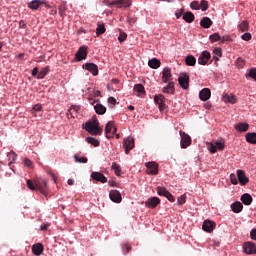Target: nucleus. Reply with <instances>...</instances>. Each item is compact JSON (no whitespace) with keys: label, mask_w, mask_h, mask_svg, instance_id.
<instances>
[{"label":"nucleus","mask_w":256,"mask_h":256,"mask_svg":"<svg viewBox=\"0 0 256 256\" xmlns=\"http://www.w3.org/2000/svg\"><path fill=\"white\" fill-rule=\"evenodd\" d=\"M183 19L186 21V23H193L195 21V15L193 12L188 11L183 14Z\"/></svg>","instance_id":"obj_31"},{"label":"nucleus","mask_w":256,"mask_h":256,"mask_svg":"<svg viewBox=\"0 0 256 256\" xmlns=\"http://www.w3.org/2000/svg\"><path fill=\"white\" fill-rule=\"evenodd\" d=\"M123 251H124L125 255H127V253H129V251H131V245L124 244Z\"/></svg>","instance_id":"obj_56"},{"label":"nucleus","mask_w":256,"mask_h":256,"mask_svg":"<svg viewBox=\"0 0 256 256\" xmlns=\"http://www.w3.org/2000/svg\"><path fill=\"white\" fill-rule=\"evenodd\" d=\"M148 175H157L159 173V164L156 162L146 163Z\"/></svg>","instance_id":"obj_7"},{"label":"nucleus","mask_w":256,"mask_h":256,"mask_svg":"<svg viewBox=\"0 0 256 256\" xmlns=\"http://www.w3.org/2000/svg\"><path fill=\"white\" fill-rule=\"evenodd\" d=\"M27 27V23H25L23 20H21L20 22H19V28L20 29H25Z\"/></svg>","instance_id":"obj_62"},{"label":"nucleus","mask_w":256,"mask_h":256,"mask_svg":"<svg viewBox=\"0 0 256 256\" xmlns=\"http://www.w3.org/2000/svg\"><path fill=\"white\" fill-rule=\"evenodd\" d=\"M155 103L159 105L160 111H165V96L164 95H158L154 97Z\"/></svg>","instance_id":"obj_20"},{"label":"nucleus","mask_w":256,"mask_h":256,"mask_svg":"<svg viewBox=\"0 0 256 256\" xmlns=\"http://www.w3.org/2000/svg\"><path fill=\"white\" fill-rule=\"evenodd\" d=\"M112 169L114 173L117 175V177H121V166H119L117 163H112Z\"/></svg>","instance_id":"obj_40"},{"label":"nucleus","mask_w":256,"mask_h":256,"mask_svg":"<svg viewBox=\"0 0 256 256\" xmlns=\"http://www.w3.org/2000/svg\"><path fill=\"white\" fill-rule=\"evenodd\" d=\"M246 77H251V79H254L256 81V68L251 69L248 74H246Z\"/></svg>","instance_id":"obj_47"},{"label":"nucleus","mask_w":256,"mask_h":256,"mask_svg":"<svg viewBox=\"0 0 256 256\" xmlns=\"http://www.w3.org/2000/svg\"><path fill=\"white\" fill-rule=\"evenodd\" d=\"M220 41L222 43H226L227 41H231V37L229 35L223 36Z\"/></svg>","instance_id":"obj_59"},{"label":"nucleus","mask_w":256,"mask_h":256,"mask_svg":"<svg viewBox=\"0 0 256 256\" xmlns=\"http://www.w3.org/2000/svg\"><path fill=\"white\" fill-rule=\"evenodd\" d=\"M181 141L180 145L182 149H187L189 145H191V136H189L187 133L180 131Z\"/></svg>","instance_id":"obj_4"},{"label":"nucleus","mask_w":256,"mask_h":256,"mask_svg":"<svg viewBox=\"0 0 256 256\" xmlns=\"http://www.w3.org/2000/svg\"><path fill=\"white\" fill-rule=\"evenodd\" d=\"M234 129H236V131H239L240 133H245V132L249 131V124L248 123H238L237 125H235Z\"/></svg>","instance_id":"obj_28"},{"label":"nucleus","mask_w":256,"mask_h":256,"mask_svg":"<svg viewBox=\"0 0 256 256\" xmlns=\"http://www.w3.org/2000/svg\"><path fill=\"white\" fill-rule=\"evenodd\" d=\"M246 141L248 143H251L252 145H256V133L255 132H250L246 134Z\"/></svg>","instance_id":"obj_34"},{"label":"nucleus","mask_w":256,"mask_h":256,"mask_svg":"<svg viewBox=\"0 0 256 256\" xmlns=\"http://www.w3.org/2000/svg\"><path fill=\"white\" fill-rule=\"evenodd\" d=\"M243 249L246 255H256V245L253 242H245L243 244Z\"/></svg>","instance_id":"obj_6"},{"label":"nucleus","mask_w":256,"mask_h":256,"mask_svg":"<svg viewBox=\"0 0 256 256\" xmlns=\"http://www.w3.org/2000/svg\"><path fill=\"white\" fill-rule=\"evenodd\" d=\"M250 238L253 239V241H256V228L251 230Z\"/></svg>","instance_id":"obj_57"},{"label":"nucleus","mask_w":256,"mask_h":256,"mask_svg":"<svg viewBox=\"0 0 256 256\" xmlns=\"http://www.w3.org/2000/svg\"><path fill=\"white\" fill-rule=\"evenodd\" d=\"M123 147L125 149L126 155H129V151L135 147V140H133L131 137L124 139Z\"/></svg>","instance_id":"obj_8"},{"label":"nucleus","mask_w":256,"mask_h":256,"mask_svg":"<svg viewBox=\"0 0 256 256\" xmlns=\"http://www.w3.org/2000/svg\"><path fill=\"white\" fill-rule=\"evenodd\" d=\"M31 75L32 77L37 78V75H39V69L37 67L33 68Z\"/></svg>","instance_id":"obj_58"},{"label":"nucleus","mask_w":256,"mask_h":256,"mask_svg":"<svg viewBox=\"0 0 256 256\" xmlns=\"http://www.w3.org/2000/svg\"><path fill=\"white\" fill-rule=\"evenodd\" d=\"M105 133L106 137H111L112 135H115L117 133V128H115V124L113 121H110L105 126Z\"/></svg>","instance_id":"obj_12"},{"label":"nucleus","mask_w":256,"mask_h":256,"mask_svg":"<svg viewBox=\"0 0 256 256\" xmlns=\"http://www.w3.org/2000/svg\"><path fill=\"white\" fill-rule=\"evenodd\" d=\"M186 201H187V195L185 194L178 197V200H177L178 205H185Z\"/></svg>","instance_id":"obj_45"},{"label":"nucleus","mask_w":256,"mask_h":256,"mask_svg":"<svg viewBox=\"0 0 256 256\" xmlns=\"http://www.w3.org/2000/svg\"><path fill=\"white\" fill-rule=\"evenodd\" d=\"M49 71H50L49 66L42 68L40 71H38L37 79H45V77L49 75Z\"/></svg>","instance_id":"obj_29"},{"label":"nucleus","mask_w":256,"mask_h":256,"mask_svg":"<svg viewBox=\"0 0 256 256\" xmlns=\"http://www.w3.org/2000/svg\"><path fill=\"white\" fill-rule=\"evenodd\" d=\"M201 11H207L209 9V2L207 0H202L200 2Z\"/></svg>","instance_id":"obj_43"},{"label":"nucleus","mask_w":256,"mask_h":256,"mask_svg":"<svg viewBox=\"0 0 256 256\" xmlns=\"http://www.w3.org/2000/svg\"><path fill=\"white\" fill-rule=\"evenodd\" d=\"M114 3L118 7V9H121V7L127 9V7H131L133 5L131 0H115Z\"/></svg>","instance_id":"obj_21"},{"label":"nucleus","mask_w":256,"mask_h":256,"mask_svg":"<svg viewBox=\"0 0 256 256\" xmlns=\"http://www.w3.org/2000/svg\"><path fill=\"white\" fill-rule=\"evenodd\" d=\"M134 91H137V93H145V86L143 84H136L134 85Z\"/></svg>","instance_id":"obj_41"},{"label":"nucleus","mask_w":256,"mask_h":256,"mask_svg":"<svg viewBox=\"0 0 256 256\" xmlns=\"http://www.w3.org/2000/svg\"><path fill=\"white\" fill-rule=\"evenodd\" d=\"M159 203H161V200L158 197H152L148 199L146 206L150 207L151 209H155Z\"/></svg>","instance_id":"obj_23"},{"label":"nucleus","mask_w":256,"mask_h":256,"mask_svg":"<svg viewBox=\"0 0 256 256\" xmlns=\"http://www.w3.org/2000/svg\"><path fill=\"white\" fill-rule=\"evenodd\" d=\"M157 193L160 197H166L170 203H175V197L165 187L158 186Z\"/></svg>","instance_id":"obj_2"},{"label":"nucleus","mask_w":256,"mask_h":256,"mask_svg":"<svg viewBox=\"0 0 256 256\" xmlns=\"http://www.w3.org/2000/svg\"><path fill=\"white\" fill-rule=\"evenodd\" d=\"M85 129L90 133V135H101L103 133V129L99 127V120L86 122Z\"/></svg>","instance_id":"obj_1"},{"label":"nucleus","mask_w":256,"mask_h":256,"mask_svg":"<svg viewBox=\"0 0 256 256\" xmlns=\"http://www.w3.org/2000/svg\"><path fill=\"white\" fill-rule=\"evenodd\" d=\"M200 25L203 27V29H209L211 25H213V20L209 17H203L200 21Z\"/></svg>","instance_id":"obj_25"},{"label":"nucleus","mask_w":256,"mask_h":256,"mask_svg":"<svg viewBox=\"0 0 256 256\" xmlns=\"http://www.w3.org/2000/svg\"><path fill=\"white\" fill-rule=\"evenodd\" d=\"M223 101L225 103H231L233 105V104L237 103V98L235 97V95L225 94L223 96Z\"/></svg>","instance_id":"obj_33"},{"label":"nucleus","mask_w":256,"mask_h":256,"mask_svg":"<svg viewBox=\"0 0 256 256\" xmlns=\"http://www.w3.org/2000/svg\"><path fill=\"white\" fill-rule=\"evenodd\" d=\"M209 59H211V53H209V51H203L198 58V64L207 65Z\"/></svg>","instance_id":"obj_10"},{"label":"nucleus","mask_w":256,"mask_h":256,"mask_svg":"<svg viewBox=\"0 0 256 256\" xmlns=\"http://www.w3.org/2000/svg\"><path fill=\"white\" fill-rule=\"evenodd\" d=\"M238 29L242 31V33H245V31H249V22H247V20L242 21L239 24Z\"/></svg>","instance_id":"obj_36"},{"label":"nucleus","mask_w":256,"mask_h":256,"mask_svg":"<svg viewBox=\"0 0 256 256\" xmlns=\"http://www.w3.org/2000/svg\"><path fill=\"white\" fill-rule=\"evenodd\" d=\"M208 149H209L210 153H217V146H216V144L211 143L208 146Z\"/></svg>","instance_id":"obj_51"},{"label":"nucleus","mask_w":256,"mask_h":256,"mask_svg":"<svg viewBox=\"0 0 256 256\" xmlns=\"http://www.w3.org/2000/svg\"><path fill=\"white\" fill-rule=\"evenodd\" d=\"M162 81H163V83H169V81H173V74H171V68L165 67L163 69Z\"/></svg>","instance_id":"obj_9"},{"label":"nucleus","mask_w":256,"mask_h":256,"mask_svg":"<svg viewBox=\"0 0 256 256\" xmlns=\"http://www.w3.org/2000/svg\"><path fill=\"white\" fill-rule=\"evenodd\" d=\"M148 66L151 69H159L161 67V60L157 58H152L151 60L148 61Z\"/></svg>","instance_id":"obj_26"},{"label":"nucleus","mask_w":256,"mask_h":256,"mask_svg":"<svg viewBox=\"0 0 256 256\" xmlns=\"http://www.w3.org/2000/svg\"><path fill=\"white\" fill-rule=\"evenodd\" d=\"M215 227H216L215 222H213L211 220H205L202 225V229L206 233H212V231H213V229H215Z\"/></svg>","instance_id":"obj_15"},{"label":"nucleus","mask_w":256,"mask_h":256,"mask_svg":"<svg viewBox=\"0 0 256 256\" xmlns=\"http://www.w3.org/2000/svg\"><path fill=\"white\" fill-rule=\"evenodd\" d=\"M108 103H110V105H115V103H117V100L115 99V97H109Z\"/></svg>","instance_id":"obj_61"},{"label":"nucleus","mask_w":256,"mask_h":256,"mask_svg":"<svg viewBox=\"0 0 256 256\" xmlns=\"http://www.w3.org/2000/svg\"><path fill=\"white\" fill-rule=\"evenodd\" d=\"M47 228H48L47 224H42L40 226V231H47Z\"/></svg>","instance_id":"obj_64"},{"label":"nucleus","mask_w":256,"mask_h":256,"mask_svg":"<svg viewBox=\"0 0 256 256\" xmlns=\"http://www.w3.org/2000/svg\"><path fill=\"white\" fill-rule=\"evenodd\" d=\"M213 53H214V56H217V57L223 56V51L221 50V48H214Z\"/></svg>","instance_id":"obj_48"},{"label":"nucleus","mask_w":256,"mask_h":256,"mask_svg":"<svg viewBox=\"0 0 256 256\" xmlns=\"http://www.w3.org/2000/svg\"><path fill=\"white\" fill-rule=\"evenodd\" d=\"M94 110L97 115H105V113H107V107L103 106L101 103L94 105Z\"/></svg>","instance_id":"obj_24"},{"label":"nucleus","mask_w":256,"mask_h":256,"mask_svg":"<svg viewBox=\"0 0 256 256\" xmlns=\"http://www.w3.org/2000/svg\"><path fill=\"white\" fill-rule=\"evenodd\" d=\"M241 201L245 205H251L253 203V197L249 193H245L241 196Z\"/></svg>","instance_id":"obj_30"},{"label":"nucleus","mask_w":256,"mask_h":256,"mask_svg":"<svg viewBox=\"0 0 256 256\" xmlns=\"http://www.w3.org/2000/svg\"><path fill=\"white\" fill-rule=\"evenodd\" d=\"M36 189L42 193V195H45V193H47V181L43 179L36 180Z\"/></svg>","instance_id":"obj_11"},{"label":"nucleus","mask_w":256,"mask_h":256,"mask_svg":"<svg viewBox=\"0 0 256 256\" xmlns=\"http://www.w3.org/2000/svg\"><path fill=\"white\" fill-rule=\"evenodd\" d=\"M109 197L113 203H121V201H123V197H121V192H119V190H111Z\"/></svg>","instance_id":"obj_13"},{"label":"nucleus","mask_w":256,"mask_h":256,"mask_svg":"<svg viewBox=\"0 0 256 256\" xmlns=\"http://www.w3.org/2000/svg\"><path fill=\"white\" fill-rule=\"evenodd\" d=\"M163 93H175V83L169 82L168 85L163 88Z\"/></svg>","instance_id":"obj_35"},{"label":"nucleus","mask_w":256,"mask_h":256,"mask_svg":"<svg viewBox=\"0 0 256 256\" xmlns=\"http://www.w3.org/2000/svg\"><path fill=\"white\" fill-rule=\"evenodd\" d=\"M82 67L83 69H86V71L92 73L94 77H97V75H99V66H97V64L95 63H85Z\"/></svg>","instance_id":"obj_5"},{"label":"nucleus","mask_w":256,"mask_h":256,"mask_svg":"<svg viewBox=\"0 0 256 256\" xmlns=\"http://www.w3.org/2000/svg\"><path fill=\"white\" fill-rule=\"evenodd\" d=\"M190 8L194 9L195 11H199V9H201V5L199 4V1L195 0L191 2Z\"/></svg>","instance_id":"obj_44"},{"label":"nucleus","mask_w":256,"mask_h":256,"mask_svg":"<svg viewBox=\"0 0 256 256\" xmlns=\"http://www.w3.org/2000/svg\"><path fill=\"white\" fill-rule=\"evenodd\" d=\"M76 163H87V157H79L78 155L74 156Z\"/></svg>","instance_id":"obj_46"},{"label":"nucleus","mask_w":256,"mask_h":256,"mask_svg":"<svg viewBox=\"0 0 256 256\" xmlns=\"http://www.w3.org/2000/svg\"><path fill=\"white\" fill-rule=\"evenodd\" d=\"M24 165L26 167H29L30 169L33 168V162L31 160L27 159V158L24 159Z\"/></svg>","instance_id":"obj_53"},{"label":"nucleus","mask_w":256,"mask_h":256,"mask_svg":"<svg viewBox=\"0 0 256 256\" xmlns=\"http://www.w3.org/2000/svg\"><path fill=\"white\" fill-rule=\"evenodd\" d=\"M199 98L201 101H209L211 99V90L209 88H204L199 93Z\"/></svg>","instance_id":"obj_17"},{"label":"nucleus","mask_w":256,"mask_h":256,"mask_svg":"<svg viewBox=\"0 0 256 256\" xmlns=\"http://www.w3.org/2000/svg\"><path fill=\"white\" fill-rule=\"evenodd\" d=\"M178 83L182 89H189V75L187 74H182L178 78Z\"/></svg>","instance_id":"obj_14"},{"label":"nucleus","mask_w":256,"mask_h":256,"mask_svg":"<svg viewBox=\"0 0 256 256\" xmlns=\"http://www.w3.org/2000/svg\"><path fill=\"white\" fill-rule=\"evenodd\" d=\"M216 149H219V151H223L225 149V145L221 142H215Z\"/></svg>","instance_id":"obj_55"},{"label":"nucleus","mask_w":256,"mask_h":256,"mask_svg":"<svg viewBox=\"0 0 256 256\" xmlns=\"http://www.w3.org/2000/svg\"><path fill=\"white\" fill-rule=\"evenodd\" d=\"M27 187L30 191H37V180L33 182V180H27Z\"/></svg>","instance_id":"obj_39"},{"label":"nucleus","mask_w":256,"mask_h":256,"mask_svg":"<svg viewBox=\"0 0 256 256\" xmlns=\"http://www.w3.org/2000/svg\"><path fill=\"white\" fill-rule=\"evenodd\" d=\"M91 178L95 181H100V183H107V177H105L101 172H92Z\"/></svg>","instance_id":"obj_18"},{"label":"nucleus","mask_w":256,"mask_h":256,"mask_svg":"<svg viewBox=\"0 0 256 256\" xmlns=\"http://www.w3.org/2000/svg\"><path fill=\"white\" fill-rule=\"evenodd\" d=\"M237 178L240 183V185H247V182L249 181V178L245 176V171L238 170L237 171Z\"/></svg>","instance_id":"obj_19"},{"label":"nucleus","mask_w":256,"mask_h":256,"mask_svg":"<svg viewBox=\"0 0 256 256\" xmlns=\"http://www.w3.org/2000/svg\"><path fill=\"white\" fill-rule=\"evenodd\" d=\"M210 41L211 43H217V41H221V36L219 35V33H214L210 35Z\"/></svg>","instance_id":"obj_42"},{"label":"nucleus","mask_w":256,"mask_h":256,"mask_svg":"<svg viewBox=\"0 0 256 256\" xmlns=\"http://www.w3.org/2000/svg\"><path fill=\"white\" fill-rule=\"evenodd\" d=\"M185 63L188 65V67H195V64L197 63V59L193 55H188L185 58Z\"/></svg>","instance_id":"obj_32"},{"label":"nucleus","mask_w":256,"mask_h":256,"mask_svg":"<svg viewBox=\"0 0 256 256\" xmlns=\"http://www.w3.org/2000/svg\"><path fill=\"white\" fill-rule=\"evenodd\" d=\"M104 5H107L108 7H113L115 5V0H103Z\"/></svg>","instance_id":"obj_54"},{"label":"nucleus","mask_w":256,"mask_h":256,"mask_svg":"<svg viewBox=\"0 0 256 256\" xmlns=\"http://www.w3.org/2000/svg\"><path fill=\"white\" fill-rule=\"evenodd\" d=\"M251 33H244L242 36H241V39H243V41H251Z\"/></svg>","instance_id":"obj_52"},{"label":"nucleus","mask_w":256,"mask_h":256,"mask_svg":"<svg viewBox=\"0 0 256 256\" xmlns=\"http://www.w3.org/2000/svg\"><path fill=\"white\" fill-rule=\"evenodd\" d=\"M230 180L232 185H237V183H239V181L237 180V175L235 174H230Z\"/></svg>","instance_id":"obj_50"},{"label":"nucleus","mask_w":256,"mask_h":256,"mask_svg":"<svg viewBox=\"0 0 256 256\" xmlns=\"http://www.w3.org/2000/svg\"><path fill=\"white\" fill-rule=\"evenodd\" d=\"M50 7L49 4L45 0H32L30 3H28L29 9H32V11H37L39 7Z\"/></svg>","instance_id":"obj_3"},{"label":"nucleus","mask_w":256,"mask_h":256,"mask_svg":"<svg viewBox=\"0 0 256 256\" xmlns=\"http://www.w3.org/2000/svg\"><path fill=\"white\" fill-rule=\"evenodd\" d=\"M126 39H127V34H126L125 32H121V33L119 34L118 41H119L120 43H123V41H125Z\"/></svg>","instance_id":"obj_49"},{"label":"nucleus","mask_w":256,"mask_h":256,"mask_svg":"<svg viewBox=\"0 0 256 256\" xmlns=\"http://www.w3.org/2000/svg\"><path fill=\"white\" fill-rule=\"evenodd\" d=\"M42 109H43V106H41V104H36V105L33 106V110H34V111L39 112V111H41Z\"/></svg>","instance_id":"obj_60"},{"label":"nucleus","mask_w":256,"mask_h":256,"mask_svg":"<svg viewBox=\"0 0 256 256\" xmlns=\"http://www.w3.org/2000/svg\"><path fill=\"white\" fill-rule=\"evenodd\" d=\"M107 29H105V24L98 23L96 28V35L99 37V35H103Z\"/></svg>","instance_id":"obj_37"},{"label":"nucleus","mask_w":256,"mask_h":256,"mask_svg":"<svg viewBox=\"0 0 256 256\" xmlns=\"http://www.w3.org/2000/svg\"><path fill=\"white\" fill-rule=\"evenodd\" d=\"M86 141L90 145H93V147H99V145H100L99 140H97L96 138H93V137H87Z\"/></svg>","instance_id":"obj_38"},{"label":"nucleus","mask_w":256,"mask_h":256,"mask_svg":"<svg viewBox=\"0 0 256 256\" xmlns=\"http://www.w3.org/2000/svg\"><path fill=\"white\" fill-rule=\"evenodd\" d=\"M231 209L233 213H241L243 211V203L236 201L231 204Z\"/></svg>","instance_id":"obj_27"},{"label":"nucleus","mask_w":256,"mask_h":256,"mask_svg":"<svg viewBox=\"0 0 256 256\" xmlns=\"http://www.w3.org/2000/svg\"><path fill=\"white\" fill-rule=\"evenodd\" d=\"M77 61H83V59H87V47L81 46L76 52Z\"/></svg>","instance_id":"obj_16"},{"label":"nucleus","mask_w":256,"mask_h":256,"mask_svg":"<svg viewBox=\"0 0 256 256\" xmlns=\"http://www.w3.org/2000/svg\"><path fill=\"white\" fill-rule=\"evenodd\" d=\"M43 251H45V248L41 243H37L32 246L33 255L40 256L43 253Z\"/></svg>","instance_id":"obj_22"},{"label":"nucleus","mask_w":256,"mask_h":256,"mask_svg":"<svg viewBox=\"0 0 256 256\" xmlns=\"http://www.w3.org/2000/svg\"><path fill=\"white\" fill-rule=\"evenodd\" d=\"M108 183L110 187H117V182H115L114 180H110Z\"/></svg>","instance_id":"obj_63"}]
</instances>
